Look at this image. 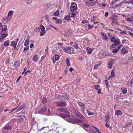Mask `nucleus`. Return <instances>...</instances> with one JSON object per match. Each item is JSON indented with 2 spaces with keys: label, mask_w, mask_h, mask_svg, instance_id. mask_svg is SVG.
Wrapping results in <instances>:
<instances>
[{
  "label": "nucleus",
  "mask_w": 133,
  "mask_h": 133,
  "mask_svg": "<svg viewBox=\"0 0 133 133\" xmlns=\"http://www.w3.org/2000/svg\"><path fill=\"white\" fill-rule=\"evenodd\" d=\"M70 116L69 118H67L66 119V120L68 122L71 123L76 124L77 123H82L83 122V121L79 119L78 118H70Z\"/></svg>",
  "instance_id": "obj_1"
},
{
  "label": "nucleus",
  "mask_w": 133,
  "mask_h": 133,
  "mask_svg": "<svg viewBox=\"0 0 133 133\" xmlns=\"http://www.w3.org/2000/svg\"><path fill=\"white\" fill-rule=\"evenodd\" d=\"M56 105L59 107H66L67 106V103L65 101H59L56 102Z\"/></svg>",
  "instance_id": "obj_2"
},
{
  "label": "nucleus",
  "mask_w": 133,
  "mask_h": 133,
  "mask_svg": "<svg viewBox=\"0 0 133 133\" xmlns=\"http://www.w3.org/2000/svg\"><path fill=\"white\" fill-rule=\"evenodd\" d=\"M77 9L76 4L75 3H72L70 8V10L71 12H74Z\"/></svg>",
  "instance_id": "obj_3"
},
{
  "label": "nucleus",
  "mask_w": 133,
  "mask_h": 133,
  "mask_svg": "<svg viewBox=\"0 0 133 133\" xmlns=\"http://www.w3.org/2000/svg\"><path fill=\"white\" fill-rule=\"evenodd\" d=\"M59 56L56 54L54 55V56H52L51 59L53 61L54 64L56 61H58L59 60Z\"/></svg>",
  "instance_id": "obj_4"
},
{
  "label": "nucleus",
  "mask_w": 133,
  "mask_h": 133,
  "mask_svg": "<svg viewBox=\"0 0 133 133\" xmlns=\"http://www.w3.org/2000/svg\"><path fill=\"white\" fill-rule=\"evenodd\" d=\"M19 38L15 39V41L11 42V44L12 45L15 49H16L17 42L19 40Z\"/></svg>",
  "instance_id": "obj_5"
},
{
  "label": "nucleus",
  "mask_w": 133,
  "mask_h": 133,
  "mask_svg": "<svg viewBox=\"0 0 133 133\" xmlns=\"http://www.w3.org/2000/svg\"><path fill=\"white\" fill-rule=\"evenodd\" d=\"M77 117L82 119L83 120L87 121V120L80 113L78 112L77 113L76 115Z\"/></svg>",
  "instance_id": "obj_6"
},
{
  "label": "nucleus",
  "mask_w": 133,
  "mask_h": 133,
  "mask_svg": "<svg viewBox=\"0 0 133 133\" xmlns=\"http://www.w3.org/2000/svg\"><path fill=\"white\" fill-rule=\"evenodd\" d=\"M58 110L61 112L66 113L68 114L69 113V112L68 110V109L67 108H58Z\"/></svg>",
  "instance_id": "obj_7"
},
{
  "label": "nucleus",
  "mask_w": 133,
  "mask_h": 133,
  "mask_svg": "<svg viewBox=\"0 0 133 133\" xmlns=\"http://www.w3.org/2000/svg\"><path fill=\"white\" fill-rule=\"evenodd\" d=\"M60 116L64 119H65L66 120L67 118L70 117V116L69 115L64 113L60 114Z\"/></svg>",
  "instance_id": "obj_8"
},
{
  "label": "nucleus",
  "mask_w": 133,
  "mask_h": 133,
  "mask_svg": "<svg viewBox=\"0 0 133 133\" xmlns=\"http://www.w3.org/2000/svg\"><path fill=\"white\" fill-rule=\"evenodd\" d=\"M63 43H59L58 44V48L59 49V50H62V49H65V47L63 45Z\"/></svg>",
  "instance_id": "obj_9"
},
{
  "label": "nucleus",
  "mask_w": 133,
  "mask_h": 133,
  "mask_svg": "<svg viewBox=\"0 0 133 133\" xmlns=\"http://www.w3.org/2000/svg\"><path fill=\"white\" fill-rule=\"evenodd\" d=\"M47 110V109L45 106L44 107L42 108L39 110V113L42 114L43 113L46 112Z\"/></svg>",
  "instance_id": "obj_10"
},
{
  "label": "nucleus",
  "mask_w": 133,
  "mask_h": 133,
  "mask_svg": "<svg viewBox=\"0 0 133 133\" xmlns=\"http://www.w3.org/2000/svg\"><path fill=\"white\" fill-rule=\"evenodd\" d=\"M127 21L130 22L131 24H133V17L131 16L126 19Z\"/></svg>",
  "instance_id": "obj_11"
},
{
  "label": "nucleus",
  "mask_w": 133,
  "mask_h": 133,
  "mask_svg": "<svg viewBox=\"0 0 133 133\" xmlns=\"http://www.w3.org/2000/svg\"><path fill=\"white\" fill-rule=\"evenodd\" d=\"M113 64V62L112 61H110L107 63L108 68L109 69H111L112 68Z\"/></svg>",
  "instance_id": "obj_12"
},
{
  "label": "nucleus",
  "mask_w": 133,
  "mask_h": 133,
  "mask_svg": "<svg viewBox=\"0 0 133 133\" xmlns=\"http://www.w3.org/2000/svg\"><path fill=\"white\" fill-rule=\"evenodd\" d=\"M120 41V39L118 38H117L114 43V45H115L116 46L120 44L121 43V42Z\"/></svg>",
  "instance_id": "obj_13"
},
{
  "label": "nucleus",
  "mask_w": 133,
  "mask_h": 133,
  "mask_svg": "<svg viewBox=\"0 0 133 133\" xmlns=\"http://www.w3.org/2000/svg\"><path fill=\"white\" fill-rule=\"evenodd\" d=\"M121 52L122 54H125L128 53V51L124 48H123L121 49Z\"/></svg>",
  "instance_id": "obj_14"
},
{
  "label": "nucleus",
  "mask_w": 133,
  "mask_h": 133,
  "mask_svg": "<svg viewBox=\"0 0 133 133\" xmlns=\"http://www.w3.org/2000/svg\"><path fill=\"white\" fill-rule=\"evenodd\" d=\"M86 50L87 51L88 54H90L92 52V50L91 48L89 47H87L86 48Z\"/></svg>",
  "instance_id": "obj_15"
},
{
  "label": "nucleus",
  "mask_w": 133,
  "mask_h": 133,
  "mask_svg": "<svg viewBox=\"0 0 133 133\" xmlns=\"http://www.w3.org/2000/svg\"><path fill=\"white\" fill-rule=\"evenodd\" d=\"M111 19L113 20L112 22L111 23V24L112 25H113V23L115 24L117 22V19L115 18L114 17H112L111 18Z\"/></svg>",
  "instance_id": "obj_16"
},
{
  "label": "nucleus",
  "mask_w": 133,
  "mask_h": 133,
  "mask_svg": "<svg viewBox=\"0 0 133 133\" xmlns=\"http://www.w3.org/2000/svg\"><path fill=\"white\" fill-rule=\"evenodd\" d=\"M89 126V125L85 123H83L82 125V127L84 129L86 128H88Z\"/></svg>",
  "instance_id": "obj_17"
},
{
  "label": "nucleus",
  "mask_w": 133,
  "mask_h": 133,
  "mask_svg": "<svg viewBox=\"0 0 133 133\" xmlns=\"http://www.w3.org/2000/svg\"><path fill=\"white\" fill-rule=\"evenodd\" d=\"M19 62L18 61L15 62L13 66L14 67L17 68L20 65Z\"/></svg>",
  "instance_id": "obj_18"
},
{
  "label": "nucleus",
  "mask_w": 133,
  "mask_h": 133,
  "mask_svg": "<svg viewBox=\"0 0 133 133\" xmlns=\"http://www.w3.org/2000/svg\"><path fill=\"white\" fill-rule=\"evenodd\" d=\"M24 107V105H22L20 107H19L17 109V110L15 112H17L20 110L23 109Z\"/></svg>",
  "instance_id": "obj_19"
},
{
  "label": "nucleus",
  "mask_w": 133,
  "mask_h": 133,
  "mask_svg": "<svg viewBox=\"0 0 133 133\" xmlns=\"http://www.w3.org/2000/svg\"><path fill=\"white\" fill-rule=\"evenodd\" d=\"M102 64V62H99V63L98 64H96L94 66V69H96L98 66H100Z\"/></svg>",
  "instance_id": "obj_20"
},
{
  "label": "nucleus",
  "mask_w": 133,
  "mask_h": 133,
  "mask_svg": "<svg viewBox=\"0 0 133 133\" xmlns=\"http://www.w3.org/2000/svg\"><path fill=\"white\" fill-rule=\"evenodd\" d=\"M23 42L22 41H20L19 42L18 45L16 47V50H17L19 48L20 46L23 43Z\"/></svg>",
  "instance_id": "obj_21"
},
{
  "label": "nucleus",
  "mask_w": 133,
  "mask_h": 133,
  "mask_svg": "<svg viewBox=\"0 0 133 133\" xmlns=\"http://www.w3.org/2000/svg\"><path fill=\"white\" fill-rule=\"evenodd\" d=\"M122 112L119 110H118L115 112V114L117 115L118 116L121 115Z\"/></svg>",
  "instance_id": "obj_22"
},
{
  "label": "nucleus",
  "mask_w": 133,
  "mask_h": 133,
  "mask_svg": "<svg viewBox=\"0 0 133 133\" xmlns=\"http://www.w3.org/2000/svg\"><path fill=\"white\" fill-rule=\"evenodd\" d=\"M69 14L70 17H73L76 16V14L74 12L70 13Z\"/></svg>",
  "instance_id": "obj_23"
},
{
  "label": "nucleus",
  "mask_w": 133,
  "mask_h": 133,
  "mask_svg": "<svg viewBox=\"0 0 133 133\" xmlns=\"http://www.w3.org/2000/svg\"><path fill=\"white\" fill-rule=\"evenodd\" d=\"M93 3H90L88 1H87L85 2V4L89 7H90L92 5Z\"/></svg>",
  "instance_id": "obj_24"
},
{
  "label": "nucleus",
  "mask_w": 133,
  "mask_h": 133,
  "mask_svg": "<svg viewBox=\"0 0 133 133\" xmlns=\"http://www.w3.org/2000/svg\"><path fill=\"white\" fill-rule=\"evenodd\" d=\"M29 40L28 39H26L24 43V45L25 46H28V45L29 44Z\"/></svg>",
  "instance_id": "obj_25"
},
{
  "label": "nucleus",
  "mask_w": 133,
  "mask_h": 133,
  "mask_svg": "<svg viewBox=\"0 0 133 133\" xmlns=\"http://www.w3.org/2000/svg\"><path fill=\"white\" fill-rule=\"evenodd\" d=\"M78 105L81 108H84L85 106L84 104L81 102H79L78 103Z\"/></svg>",
  "instance_id": "obj_26"
},
{
  "label": "nucleus",
  "mask_w": 133,
  "mask_h": 133,
  "mask_svg": "<svg viewBox=\"0 0 133 133\" xmlns=\"http://www.w3.org/2000/svg\"><path fill=\"white\" fill-rule=\"evenodd\" d=\"M121 90L123 93L124 94H125L127 92V90L126 88H122Z\"/></svg>",
  "instance_id": "obj_27"
},
{
  "label": "nucleus",
  "mask_w": 133,
  "mask_h": 133,
  "mask_svg": "<svg viewBox=\"0 0 133 133\" xmlns=\"http://www.w3.org/2000/svg\"><path fill=\"white\" fill-rule=\"evenodd\" d=\"M66 63L68 66H70V62L69 58H67L65 60Z\"/></svg>",
  "instance_id": "obj_28"
},
{
  "label": "nucleus",
  "mask_w": 133,
  "mask_h": 133,
  "mask_svg": "<svg viewBox=\"0 0 133 133\" xmlns=\"http://www.w3.org/2000/svg\"><path fill=\"white\" fill-rule=\"evenodd\" d=\"M3 128L5 130H8L11 129V127L10 126H6L4 127Z\"/></svg>",
  "instance_id": "obj_29"
},
{
  "label": "nucleus",
  "mask_w": 133,
  "mask_h": 133,
  "mask_svg": "<svg viewBox=\"0 0 133 133\" xmlns=\"http://www.w3.org/2000/svg\"><path fill=\"white\" fill-rule=\"evenodd\" d=\"M33 60L35 61L36 62L38 60V56L37 55H34L33 57Z\"/></svg>",
  "instance_id": "obj_30"
},
{
  "label": "nucleus",
  "mask_w": 133,
  "mask_h": 133,
  "mask_svg": "<svg viewBox=\"0 0 133 133\" xmlns=\"http://www.w3.org/2000/svg\"><path fill=\"white\" fill-rule=\"evenodd\" d=\"M47 100L46 99V97H43L42 99V102L43 104H45L46 103Z\"/></svg>",
  "instance_id": "obj_31"
},
{
  "label": "nucleus",
  "mask_w": 133,
  "mask_h": 133,
  "mask_svg": "<svg viewBox=\"0 0 133 133\" xmlns=\"http://www.w3.org/2000/svg\"><path fill=\"white\" fill-rule=\"evenodd\" d=\"M66 20H68L71 21V20L70 16H69V14L68 15L66 16L64 18Z\"/></svg>",
  "instance_id": "obj_32"
},
{
  "label": "nucleus",
  "mask_w": 133,
  "mask_h": 133,
  "mask_svg": "<svg viewBox=\"0 0 133 133\" xmlns=\"http://www.w3.org/2000/svg\"><path fill=\"white\" fill-rule=\"evenodd\" d=\"M14 11H10L8 12V17H9L12 15L14 12Z\"/></svg>",
  "instance_id": "obj_33"
},
{
  "label": "nucleus",
  "mask_w": 133,
  "mask_h": 133,
  "mask_svg": "<svg viewBox=\"0 0 133 133\" xmlns=\"http://www.w3.org/2000/svg\"><path fill=\"white\" fill-rule=\"evenodd\" d=\"M26 46L24 47V50L23 51V52H25L27 50H28L29 49V46Z\"/></svg>",
  "instance_id": "obj_34"
},
{
  "label": "nucleus",
  "mask_w": 133,
  "mask_h": 133,
  "mask_svg": "<svg viewBox=\"0 0 133 133\" xmlns=\"http://www.w3.org/2000/svg\"><path fill=\"white\" fill-rule=\"evenodd\" d=\"M116 40V39L114 36L111 38L110 39V40L112 42L114 43Z\"/></svg>",
  "instance_id": "obj_35"
},
{
  "label": "nucleus",
  "mask_w": 133,
  "mask_h": 133,
  "mask_svg": "<svg viewBox=\"0 0 133 133\" xmlns=\"http://www.w3.org/2000/svg\"><path fill=\"white\" fill-rule=\"evenodd\" d=\"M102 36L103 37V39L105 40H107L108 39V38L107 36L103 33H102Z\"/></svg>",
  "instance_id": "obj_36"
},
{
  "label": "nucleus",
  "mask_w": 133,
  "mask_h": 133,
  "mask_svg": "<svg viewBox=\"0 0 133 133\" xmlns=\"http://www.w3.org/2000/svg\"><path fill=\"white\" fill-rule=\"evenodd\" d=\"M105 118L106 119V121L107 123H108V121L110 119V117L109 116L107 115H105Z\"/></svg>",
  "instance_id": "obj_37"
},
{
  "label": "nucleus",
  "mask_w": 133,
  "mask_h": 133,
  "mask_svg": "<svg viewBox=\"0 0 133 133\" xmlns=\"http://www.w3.org/2000/svg\"><path fill=\"white\" fill-rule=\"evenodd\" d=\"M48 48L47 47L45 49V55H47L48 54Z\"/></svg>",
  "instance_id": "obj_38"
},
{
  "label": "nucleus",
  "mask_w": 133,
  "mask_h": 133,
  "mask_svg": "<svg viewBox=\"0 0 133 133\" xmlns=\"http://www.w3.org/2000/svg\"><path fill=\"white\" fill-rule=\"evenodd\" d=\"M45 33V32L44 30H42L41 31L40 34V35L41 36H42Z\"/></svg>",
  "instance_id": "obj_39"
},
{
  "label": "nucleus",
  "mask_w": 133,
  "mask_h": 133,
  "mask_svg": "<svg viewBox=\"0 0 133 133\" xmlns=\"http://www.w3.org/2000/svg\"><path fill=\"white\" fill-rule=\"evenodd\" d=\"M111 75L112 77H114L115 76V72L114 70H112V71L111 73Z\"/></svg>",
  "instance_id": "obj_40"
},
{
  "label": "nucleus",
  "mask_w": 133,
  "mask_h": 133,
  "mask_svg": "<svg viewBox=\"0 0 133 133\" xmlns=\"http://www.w3.org/2000/svg\"><path fill=\"white\" fill-rule=\"evenodd\" d=\"M1 35L3 37V38H5L8 35L7 34H2L1 33Z\"/></svg>",
  "instance_id": "obj_41"
},
{
  "label": "nucleus",
  "mask_w": 133,
  "mask_h": 133,
  "mask_svg": "<svg viewBox=\"0 0 133 133\" xmlns=\"http://www.w3.org/2000/svg\"><path fill=\"white\" fill-rule=\"evenodd\" d=\"M92 127L94 129H95L96 130V131H97L98 133H101V132L95 126H92Z\"/></svg>",
  "instance_id": "obj_42"
},
{
  "label": "nucleus",
  "mask_w": 133,
  "mask_h": 133,
  "mask_svg": "<svg viewBox=\"0 0 133 133\" xmlns=\"http://www.w3.org/2000/svg\"><path fill=\"white\" fill-rule=\"evenodd\" d=\"M71 48L70 47H67L66 48H65V49H63V50H64L65 52H66L69 49H71Z\"/></svg>",
  "instance_id": "obj_43"
},
{
  "label": "nucleus",
  "mask_w": 133,
  "mask_h": 133,
  "mask_svg": "<svg viewBox=\"0 0 133 133\" xmlns=\"http://www.w3.org/2000/svg\"><path fill=\"white\" fill-rule=\"evenodd\" d=\"M94 26V25H90L89 24H88V28L89 30L93 28Z\"/></svg>",
  "instance_id": "obj_44"
},
{
  "label": "nucleus",
  "mask_w": 133,
  "mask_h": 133,
  "mask_svg": "<svg viewBox=\"0 0 133 133\" xmlns=\"http://www.w3.org/2000/svg\"><path fill=\"white\" fill-rule=\"evenodd\" d=\"M119 50L117 49H114L112 51V52L113 53H116L118 52Z\"/></svg>",
  "instance_id": "obj_45"
},
{
  "label": "nucleus",
  "mask_w": 133,
  "mask_h": 133,
  "mask_svg": "<svg viewBox=\"0 0 133 133\" xmlns=\"http://www.w3.org/2000/svg\"><path fill=\"white\" fill-rule=\"evenodd\" d=\"M4 45L6 46H8L9 44V43L6 41H5L4 42Z\"/></svg>",
  "instance_id": "obj_46"
},
{
  "label": "nucleus",
  "mask_w": 133,
  "mask_h": 133,
  "mask_svg": "<svg viewBox=\"0 0 133 133\" xmlns=\"http://www.w3.org/2000/svg\"><path fill=\"white\" fill-rule=\"evenodd\" d=\"M115 46H116L114 43L113 44H112L110 46V49L114 48H115Z\"/></svg>",
  "instance_id": "obj_47"
},
{
  "label": "nucleus",
  "mask_w": 133,
  "mask_h": 133,
  "mask_svg": "<svg viewBox=\"0 0 133 133\" xmlns=\"http://www.w3.org/2000/svg\"><path fill=\"white\" fill-rule=\"evenodd\" d=\"M119 33L121 34H126V31L125 30H122L119 32Z\"/></svg>",
  "instance_id": "obj_48"
},
{
  "label": "nucleus",
  "mask_w": 133,
  "mask_h": 133,
  "mask_svg": "<svg viewBox=\"0 0 133 133\" xmlns=\"http://www.w3.org/2000/svg\"><path fill=\"white\" fill-rule=\"evenodd\" d=\"M59 11L58 10H57L54 13L55 15L56 16H57L59 14Z\"/></svg>",
  "instance_id": "obj_49"
},
{
  "label": "nucleus",
  "mask_w": 133,
  "mask_h": 133,
  "mask_svg": "<svg viewBox=\"0 0 133 133\" xmlns=\"http://www.w3.org/2000/svg\"><path fill=\"white\" fill-rule=\"evenodd\" d=\"M94 87L96 90H98V88L100 87V86L99 85H94Z\"/></svg>",
  "instance_id": "obj_50"
},
{
  "label": "nucleus",
  "mask_w": 133,
  "mask_h": 133,
  "mask_svg": "<svg viewBox=\"0 0 133 133\" xmlns=\"http://www.w3.org/2000/svg\"><path fill=\"white\" fill-rule=\"evenodd\" d=\"M61 19H57L55 21L56 22L59 23H61Z\"/></svg>",
  "instance_id": "obj_51"
},
{
  "label": "nucleus",
  "mask_w": 133,
  "mask_h": 133,
  "mask_svg": "<svg viewBox=\"0 0 133 133\" xmlns=\"http://www.w3.org/2000/svg\"><path fill=\"white\" fill-rule=\"evenodd\" d=\"M133 79H132L131 81V82H130L129 83V85L130 86V87H131L132 86V84H133Z\"/></svg>",
  "instance_id": "obj_52"
},
{
  "label": "nucleus",
  "mask_w": 133,
  "mask_h": 133,
  "mask_svg": "<svg viewBox=\"0 0 133 133\" xmlns=\"http://www.w3.org/2000/svg\"><path fill=\"white\" fill-rule=\"evenodd\" d=\"M105 82L106 83V85L107 87V89H108V87L109 85L108 81L107 80L105 79Z\"/></svg>",
  "instance_id": "obj_53"
},
{
  "label": "nucleus",
  "mask_w": 133,
  "mask_h": 133,
  "mask_svg": "<svg viewBox=\"0 0 133 133\" xmlns=\"http://www.w3.org/2000/svg\"><path fill=\"white\" fill-rule=\"evenodd\" d=\"M39 29L42 30H44L45 29L44 27L42 25L40 26Z\"/></svg>",
  "instance_id": "obj_54"
},
{
  "label": "nucleus",
  "mask_w": 133,
  "mask_h": 133,
  "mask_svg": "<svg viewBox=\"0 0 133 133\" xmlns=\"http://www.w3.org/2000/svg\"><path fill=\"white\" fill-rule=\"evenodd\" d=\"M87 113L89 115H93L94 114L93 113H91L89 111H88L87 110Z\"/></svg>",
  "instance_id": "obj_55"
},
{
  "label": "nucleus",
  "mask_w": 133,
  "mask_h": 133,
  "mask_svg": "<svg viewBox=\"0 0 133 133\" xmlns=\"http://www.w3.org/2000/svg\"><path fill=\"white\" fill-rule=\"evenodd\" d=\"M17 108H14V109H11L10 111V112H9V114H10L12 112H13L14 111H15V110H16L17 109Z\"/></svg>",
  "instance_id": "obj_56"
},
{
  "label": "nucleus",
  "mask_w": 133,
  "mask_h": 133,
  "mask_svg": "<svg viewBox=\"0 0 133 133\" xmlns=\"http://www.w3.org/2000/svg\"><path fill=\"white\" fill-rule=\"evenodd\" d=\"M127 3L128 4H129L130 3H131L132 4V3H133V0H130L129 1H128L127 2Z\"/></svg>",
  "instance_id": "obj_57"
},
{
  "label": "nucleus",
  "mask_w": 133,
  "mask_h": 133,
  "mask_svg": "<svg viewBox=\"0 0 133 133\" xmlns=\"http://www.w3.org/2000/svg\"><path fill=\"white\" fill-rule=\"evenodd\" d=\"M39 30H40V29H39V27L36 28L34 30V31L35 32H37V31L38 32Z\"/></svg>",
  "instance_id": "obj_58"
},
{
  "label": "nucleus",
  "mask_w": 133,
  "mask_h": 133,
  "mask_svg": "<svg viewBox=\"0 0 133 133\" xmlns=\"http://www.w3.org/2000/svg\"><path fill=\"white\" fill-rule=\"evenodd\" d=\"M33 0H26L27 1V3L28 4H30Z\"/></svg>",
  "instance_id": "obj_59"
},
{
  "label": "nucleus",
  "mask_w": 133,
  "mask_h": 133,
  "mask_svg": "<svg viewBox=\"0 0 133 133\" xmlns=\"http://www.w3.org/2000/svg\"><path fill=\"white\" fill-rule=\"evenodd\" d=\"M126 28L129 30H132L133 29L132 28H130L129 27H126Z\"/></svg>",
  "instance_id": "obj_60"
},
{
  "label": "nucleus",
  "mask_w": 133,
  "mask_h": 133,
  "mask_svg": "<svg viewBox=\"0 0 133 133\" xmlns=\"http://www.w3.org/2000/svg\"><path fill=\"white\" fill-rule=\"evenodd\" d=\"M44 17L46 19H48V16L47 15H45L44 16Z\"/></svg>",
  "instance_id": "obj_61"
},
{
  "label": "nucleus",
  "mask_w": 133,
  "mask_h": 133,
  "mask_svg": "<svg viewBox=\"0 0 133 133\" xmlns=\"http://www.w3.org/2000/svg\"><path fill=\"white\" fill-rule=\"evenodd\" d=\"M74 47L76 49H78V46L77 44L75 45L74 46Z\"/></svg>",
  "instance_id": "obj_62"
},
{
  "label": "nucleus",
  "mask_w": 133,
  "mask_h": 133,
  "mask_svg": "<svg viewBox=\"0 0 133 133\" xmlns=\"http://www.w3.org/2000/svg\"><path fill=\"white\" fill-rule=\"evenodd\" d=\"M109 31H110L111 32H110L111 34H112V32L114 31V30H113L112 29H109Z\"/></svg>",
  "instance_id": "obj_63"
},
{
  "label": "nucleus",
  "mask_w": 133,
  "mask_h": 133,
  "mask_svg": "<svg viewBox=\"0 0 133 133\" xmlns=\"http://www.w3.org/2000/svg\"><path fill=\"white\" fill-rule=\"evenodd\" d=\"M109 13L108 12H106L105 13V16L106 17H107L108 16Z\"/></svg>",
  "instance_id": "obj_64"
}]
</instances>
